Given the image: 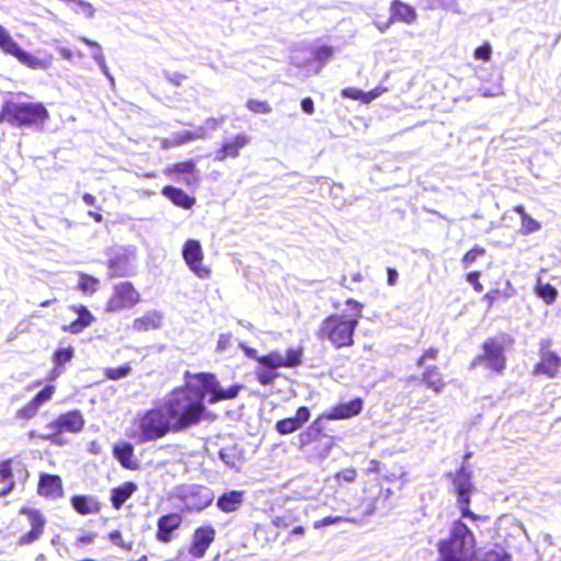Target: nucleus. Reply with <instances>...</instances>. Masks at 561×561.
<instances>
[{"mask_svg": "<svg viewBox=\"0 0 561 561\" xmlns=\"http://www.w3.org/2000/svg\"><path fill=\"white\" fill-rule=\"evenodd\" d=\"M205 389L186 385L174 389L163 402L174 432H180L197 424L205 412Z\"/></svg>", "mask_w": 561, "mask_h": 561, "instance_id": "f257e3e1", "label": "nucleus"}, {"mask_svg": "<svg viewBox=\"0 0 561 561\" xmlns=\"http://www.w3.org/2000/svg\"><path fill=\"white\" fill-rule=\"evenodd\" d=\"M476 537L461 519L451 523L449 537L439 542L442 561H469L476 553Z\"/></svg>", "mask_w": 561, "mask_h": 561, "instance_id": "f03ea898", "label": "nucleus"}, {"mask_svg": "<svg viewBox=\"0 0 561 561\" xmlns=\"http://www.w3.org/2000/svg\"><path fill=\"white\" fill-rule=\"evenodd\" d=\"M360 314H331L321 322L318 337L328 340L335 348L352 346Z\"/></svg>", "mask_w": 561, "mask_h": 561, "instance_id": "7ed1b4c3", "label": "nucleus"}, {"mask_svg": "<svg viewBox=\"0 0 561 561\" xmlns=\"http://www.w3.org/2000/svg\"><path fill=\"white\" fill-rule=\"evenodd\" d=\"M0 121L15 127H38L48 118L49 113L43 103L7 101L1 108Z\"/></svg>", "mask_w": 561, "mask_h": 561, "instance_id": "20e7f679", "label": "nucleus"}, {"mask_svg": "<svg viewBox=\"0 0 561 561\" xmlns=\"http://www.w3.org/2000/svg\"><path fill=\"white\" fill-rule=\"evenodd\" d=\"M174 432L173 424L163 405L145 411L138 417V440L153 442Z\"/></svg>", "mask_w": 561, "mask_h": 561, "instance_id": "39448f33", "label": "nucleus"}, {"mask_svg": "<svg viewBox=\"0 0 561 561\" xmlns=\"http://www.w3.org/2000/svg\"><path fill=\"white\" fill-rule=\"evenodd\" d=\"M471 478V472L462 466L453 479V486L457 494V505L460 510L461 517L477 522L482 520L483 517L473 513L469 507L471 494L474 489Z\"/></svg>", "mask_w": 561, "mask_h": 561, "instance_id": "423d86ee", "label": "nucleus"}, {"mask_svg": "<svg viewBox=\"0 0 561 561\" xmlns=\"http://www.w3.org/2000/svg\"><path fill=\"white\" fill-rule=\"evenodd\" d=\"M174 496L188 512L203 511L214 501V493L209 488L195 484L178 486Z\"/></svg>", "mask_w": 561, "mask_h": 561, "instance_id": "0eeeda50", "label": "nucleus"}, {"mask_svg": "<svg viewBox=\"0 0 561 561\" xmlns=\"http://www.w3.org/2000/svg\"><path fill=\"white\" fill-rule=\"evenodd\" d=\"M84 419L79 410H72L60 414L55 421L47 424L48 430H54L53 433L41 434V439L50 440L55 444H60L58 440L59 434L62 432L79 433L84 426Z\"/></svg>", "mask_w": 561, "mask_h": 561, "instance_id": "6e6552de", "label": "nucleus"}, {"mask_svg": "<svg viewBox=\"0 0 561 561\" xmlns=\"http://www.w3.org/2000/svg\"><path fill=\"white\" fill-rule=\"evenodd\" d=\"M482 350L483 353L472 360L471 367L484 366L495 373H501L505 368L506 362L503 343L491 337L484 341Z\"/></svg>", "mask_w": 561, "mask_h": 561, "instance_id": "1a4fd4ad", "label": "nucleus"}, {"mask_svg": "<svg viewBox=\"0 0 561 561\" xmlns=\"http://www.w3.org/2000/svg\"><path fill=\"white\" fill-rule=\"evenodd\" d=\"M140 301V294L130 282H121L113 287V294L107 300L106 311L118 312L130 309Z\"/></svg>", "mask_w": 561, "mask_h": 561, "instance_id": "9d476101", "label": "nucleus"}, {"mask_svg": "<svg viewBox=\"0 0 561 561\" xmlns=\"http://www.w3.org/2000/svg\"><path fill=\"white\" fill-rule=\"evenodd\" d=\"M182 256L190 271L201 279L210 277V268L203 264L204 252L198 240L188 239L182 249Z\"/></svg>", "mask_w": 561, "mask_h": 561, "instance_id": "9b49d317", "label": "nucleus"}, {"mask_svg": "<svg viewBox=\"0 0 561 561\" xmlns=\"http://www.w3.org/2000/svg\"><path fill=\"white\" fill-rule=\"evenodd\" d=\"M197 379L201 381V386L205 389V394L207 392L211 393L209 399L210 403H215L220 400H229L233 399L239 394L241 386L232 385L228 388H222L219 386L215 377L210 374H199Z\"/></svg>", "mask_w": 561, "mask_h": 561, "instance_id": "f8f14e48", "label": "nucleus"}, {"mask_svg": "<svg viewBox=\"0 0 561 561\" xmlns=\"http://www.w3.org/2000/svg\"><path fill=\"white\" fill-rule=\"evenodd\" d=\"M20 514L25 515L27 517L28 523L31 525V530L19 538V545H31L38 540L43 535L46 519L38 510L31 507H22Z\"/></svg>", "mask_w": 561, "mask_h": 561, "instance_id": "ddd939ff", "label": "nucleus"}, {"mask_svg": "<svg viewBox=\"0 0 561 561\" xmlns=\"http://www.w3.org/2000/svg\"><path fill=\"white\" fill-rule=\"evenodd\" d=\"M216 530L213 526H202L194 530L192 542L188 548V553L194 559H202L209 546L214 542Z\"/></svg>", "mask_w": 561, "mask_h": 561, "instance_id": "4468645a", "label": "nucleus"}, {"mask_svg": "<svg viewBox=\"0 0 561 561\" xmlns=\"http://www.w3.org/2000/svg\"><path fill=\"white\" fill-rule=\"evenodd\" d=\"M183 517L179 513H170L159 517L157 522L156 537L160 542H170L173 539V534L182 525Z\"/></svg>", "mask_w": 561, "mask_h": 561, "instance_id": "2eb2a0df", "label": "nucleus"}, {"mask_svg": "<svg viewBox=\"0 0 561 561\" xmlns=\"http://www.w3.org/2000/svg\"><path fill=\"white\" fill-rule=\"evenodd\" d=\"M363 410V400L355 398L346 403H340L332 407L323 413V417L328 420H345L356 416Z\"/></svg>", "mask_w": 561, "mask_h": 561, "instance_id": "dca6fc26", "label": "nucleus"}, {"mask_svg": "<svg viewBox=\"0 0 561 561\" xmlns=\"http://www.w3.org/2000/svg\"><path fill=\"white\" fill-rule=\"evenodd\" d=\"M310 419V411L307 407H300L293 417L283 419L276 422L275 430L280 435L291 434L304 426Z\"/></svg>", "mask_w": 561, "mask_h": 561, "instance_id": "f3484780", "label": "nucleus"}, {"mask_svg": "<svg viewBox=\"0 0 561 561\" xmlns=\"http://www.w3.org/2000/svg\"><path fill=\"white\" fill-rule=\"evenodd\" d=\"M54 392V386H45L25 407L18 411V416L22 419H32L37 413L39 407L50 400Z\"/></svg>", "mask_w": 561, "mask_h": 561, "instance_id": "a211bd4d", "label": "nucleus"}, {"mask_svg": "<svg viewBox=\"0 0 561 561\" xmlns=\"http://www.w3.org/2000/svg\"><path fill=\"white\" fill-rule=\"evenodd\" d=\"M71 309L78 314V318L68 325H64L62 330L66 332H70L72 334L81 333L95 320L94 316L85 306H72Z\"/></svg>", "mask_w": 561, "mask_h": 561, "instance_id": "6ab92c4d", "label": "nucleus"}, {"mask_svg": "<svg viewBox=\"0 0 561 561\" xmlns=\"http://www.w3.org/2000/svg\"><path fill=\"white\" fill-rule=\"evenodd\" d=\"M244 503V491L231 490L224 492L216 502V506L224 513L237 512Z\"/></svg>", "mask_w": 561, "mask_h": 561, "instance_id": "aec40b11", "label": "nucleus"}, {"mask_svg": "<svg viewBox=\"0 0 561 561\" xmlns=\"http://www.w3.org/2000/svg\"><path fill=\"white\" fill-rule=\"evenodd\" d=\"M38 493L51 499H58L62 495V483L58 476L44 473L39 478Z\"/></svg>", "mask_w": 561, "mask_h": 561, "instance_id": "412c9836", "label": "nucleus"}, {"mask_svg": "<svg viewBox=\"0 0 561 561\" xmlns=\"http://www.w3.org/2000/svg\"><path fill=\"white\" fill-rule=\"evenodd\" d=\"M560 367L561 357L553 352L546 351L541 354V359L536 365L535 373L554 378L558 375Z\"/></svg>", "mask_w": 561, "mask_h": 561, "instance_id": "4be33fe9", "label": "nucleus"}, {"mask_svg": "<svg viewBox=\"0 0 561 561\" xmlns=\"http://www.w3.org/2000/svg\"><path fill=\"white\" fill-rule=\"evenodd\" d=\"M391 20L411 24L416 20V11L410 4L400 0H393L390 7Z\"/></svg>", "mask_w": 561, "mask_h": 561, "instance_id": "5701e85b", "label": "nucleus"}, {"mask_svg": "<svg viewBox=\"0 0 561 561\" xmlns=\"http://www.w3.org/2000/svg\"><path fill=\"white\" fill-rule=\"evenodd\" d=\"M70 502L73 510L81 515L95 514L101 510L99 501L90 495H73Z\"/></svg>", "mask_w": 561, "mask_h": 561, "instance_id": "b1692460", "label": "nucleus"}, {"mask_svg": "<svg viewBox=\"0 0 561 561\" xmlns=\"http://www.w3.org/2000/svg\"><path fill=\"white\" fill-rule=\"evenodd\" d=\"M110 277H127L134 275L135 268L125 255H116L107 261Z\"/></svg>", "mask_w": 561, "mask_h": 561, "instance_id": "393cba45", "label": "nucleus"}, {"mask_svg": "<svg viewBox=\"0 0 561 561\" xmlns=\"http://www.w3.org/2000/svg\"><path fill=\"white\" fill-rule=\"evenodd\" d=\"M115 459L126 469H136L138 467L134 458V447L130 443H122L113 448Z\"/></svg>", "mask_w": 561, "mask_h": 561, "instance_id": "a878e982", "label": "nucleus"}, {"mask_svg": "<svg viewBox=\"0 0 561 561\" xmlns=\"http://www.w3.org/2000/svg\"><path fill=\"white\" fill-rule=\"evenodd\" d=\"M135 482L128 481L114 488L111 493V503L114 508L119 510L124 503L137 491Z\"/></svg>", "mask_w": 561, "mask_h": 561, "instance_id": "bb28decb", "label": "nucleus"}, {"mask_svg": "<svg viewBox=\"0 0 561 561\" xmlns=\"http://www.w3.org/2000/svg\"><path fill=\"white\" fill-rule=\"evenodd\" d=\"M162 316L158 311H150L142 317L136 318L133 322L135 331H149L161 327Z\"/></svg>", "mask_w": 561, "mask_h": 561, "instance_id": "cd10ccee", "label": "nucleus"}, {"mask_svg": "<svg viewBox=\"0 0 561 561\" xmlns=\"http://www.w3.org/2000/svg\"><path fill=\"white\" fill-rule=\"evenodd\" d=\"M162 194L172 201L174 205L184 209H190L195 202V199L188 196L183 190L176 188L174 186H165L162 190Z\"/></svg>", "mask_w": 561, "mask_h": 561, "instance_id": "c85d7f7f", "label": "nucleus"}, {"mask_svg": "<svg viewBox=\"0 0 561 561\" xmlns=\"http://www.w3.org/2000/svg\"><path fill=\"white\" fill-rule=\"evenodd\" d=\"M423 383L428 388L439 393L445 387L443 376L436 366H427L422 375Z\"/></svg>", "mask_w": 561, "mask_h": 561, "instance_id": "c756f323", "label": "nucleus"}, {"mask_svg": "<svg viewBox=\"0 0 561 561\" xmlns=\"http://www.w3.org/2000/svg\"><path fill=\"white\" fill-rule=\"evenodd\" d=\"M0 48L1 50L13 57H18L22 47L13 39L9 31L0 24Z\"/></svg>", "mask_w": 561, "mask_h": 561, "instance_id": "7c9ffc66", "label": "nucleus"}, {"mask_svg": "<svg viewBox=\"0 0 561 561\" xmlns=\"http://www.w3.org/2000/svg\"><path fill=\"white\" fill-rule=\"evenodd\" d=\"M250 142V137L245 134H238L232 139L222 142L225 150L230 158L239 157L240 149Z\"/></svg>", "mask_w": 561, "mask_h": 561, "instance_id": "2f4dec72", "label": "nucleus"}, {"mask_svg": "<svg viewBox=\"0 0 561 561\" xmlns=\"http://www.w3.org/2000/svg\"><path fill=\"white\" fill-rule=\"evenodd\" d=\"M16 59L24 66L31 69H41L46 70L49 68L50 62L47 60L39 59L38 57L32 55L31 53L24 50L22 48L21 53L18 55Z\"/></svg>", "mask_w": 561, "mask_h": 561, "instance_id": "473e14b6", "label": "nucleus"}, {"mask_svg": "<svg viewBox=\"0 0 561 561\" xmlns=\"http://www.w3.org/2000/svg\"><path fill=\"white\" fill-rule=\"evenodd\" d=\"M173 136L174 140H172V144H176V146H182L192 140L205 139L206 133L205 128H197L196 130H182L173 133Z\"/></svg>", "mask_w": 561, "mask_h": 561, "instance_id": "72a5a7b5", "label": "nucleus"}, {"mask_svg": "<svg viewBox=\"0 0 561 561\" xmlns=\"http://www.w3.org/2000/svg\"><path fill=\"white\" fill-rule=\"evenodd\" d=\"M536 295L541 298L547 305H551L556 301L558 291L550 284H542L540 282L535 286Z\"/></svg>", "mask_w": 561, "mask_h": 561, "instance_id": "f704fd0d", "label": "nucleus"}, {"mask_svg": "<svg viewBox=\"0 0 561 561\" xmlns=\"http://www.w3.org/2000/svg\"><path fill=\"white\" fill-rule=\"evenodd\" d=\"M259 363L264 367L273 369L286 367L283 354L278 351H274L264 356H261L259 358Z\"/></svg>", "mask_w": 561, "mask_h": 561, "instance_id": "c9c22d12", "label": "nucleus"}, {"mask_svg": "<svg viewBox=\"0 0 561 561\" xmlns=\"http://www.w3.org/2000/svg\"><path fill=\"white\" fill-rule=\"evenodd\" d=\"M219 458L225 462L229 468H236L238 465V453L234 446L224 447L219 450Z\"/></svg>", "mask_w": 561, "mask_h": 561, "instance_id": "e433bc0d", "label": "nucleus"}, {"mask_svg": "<svg viewBox=\"0 0 561 561\" xmlns=\"http://www.w3.org/2000/svg\"><path fill=\"white\" fill-rule=\"evenodd\" d=\"M79 288L84 294H93L99 288V279L88 274H80Z\"/></svg>", "mask_w": 561, "mask_h": 561, "instance_id": "4c0bfd02", "label": "nucleus"}, {"mask_svg": "<svg viewBox=\"0 0 561 561\" xmlns=\"http://www.w3.org/2000/svg\"><path fill=\"white\" fill-rule=\"evenodd\" d=\"M342 522L355 523V519L350 518V517H344V516H327L322 519L313 522V528L320 529V528L329 527L332 525H336Z\"/></svg>", "mask_w": 561, "mask_h": 561, "instance_id": "58836bf2", "label": "nucleus"}, {"mask_svg": "<svg viewBox=\"0 0 561 561\" xmlns=\"http://www.w3.org/2000/svg\"><path fill=\"white\" fill-rule=\"evenodd\" d=\"M73 357V348L72 347H64L55 351L53 356V362L56 366H62L66 363H69Z\"/></svg>", "mask_w": 561, "mask_h": 561, "instance_id": "ea45409f", "label": "nucleus"}, {"mask_svg": "<svg viewBox=\"0 0 561 561\" xmlns=\"http://www.w3.org/2000/svg\"><path fill=\"white\" fill-rule=\"evenodd\" d=\"M286 367L293 368L301 363L302 350L301 348H289L286 354L283 355Z\"/></svg>", "mask_w": 561, "mask_h": 561, "instance_id": "a19ab883", "label": "nucleus"}, {"mask_svg": "<svg viewBox=\"0 0 561 561\" xmlns=\"http://www.w3.org/2000/svg\"><path fill=\"white\" fill-rule=\"evenodd\" d=\"M273 368L267 367H261L256 369V377L261 385L263 386H270L274 382V380L277 377V374L274 371Z\"/></svg>", "mask_w": 561, "mask_h": 561, "instance_id": "79ce46f5", "label": "nucleus"}, {"mask_svg": "<svg viewBox=\"0 0 561 561\" xmlns=\"http://www.w3.org/2000/svg\"><path fill=\"white\" fill-rule=\"evenodd\" d=\"M130 371H131L130 365L125 364L119 367L107 368L105 370V375L108 379L118 380V379L127 377L130 374Z\"/></svg>", "mask_w": 561, "mask_h": 561, "instance_id": "37998d69", "label": "nucleus"}, {"mask_svg": "<svg viewBox=\"0 0 561 561\" xmlns=\"http://www.w3.org/2000/svg\"><path fill=\"white\" fill-rule=\"evenodd\" d=\"M195 161L187 160L183 162H178L168 168L169 173H193L195 171Z\"/></svg>", "mask_w": 561, "mask_h": 561, "instance_id": "c03bdc74", "label": "nucleus"}, {"mask_svg": "<svg viewBox=\"0 0 561 561\" xmlns=\"http://www.w3.org/2000/svg\"><path fill=\"white\" fill-rule=\"evenodd\" d=\"M540 229H541L540 222L537 221L536 219H534L533 217H530L529 215L524 216V219H522L520 231L524 234H530V233L539 231Z\"/></svg>", "mask_w": 561, "mask_h": 561, "instance_id": "a18cd8bd", "label": "nucleus"}, {"mask_svg": "<svg viewBox=\"0 0 561 561\" xmlns=\"http://www.w3.org/2000/svg\"><path fill=\"white\" fill-rule=\"evenodd\" d=\"M485 253V250L481 247H473L469 250L462 257L461 263L465 268H468L479 256H482Z\"/></svg>", "mask_w": 561, "mask_h": 561, "instance_id": "49530a36", "label": "nucleus"}, {"mask_svg": "<svg viewBox=\"0 0 561 561\" xmlns=\"http://www.w3.org/2000/svg\"><path fill=\"white\" fill-rule=\"evenodd\" d=\"M80 41L83 42L85 45L92 47V53H91V56L92 58L94 59V61L98 64V62H102L103 59H105L104 55H103V50H102V47L94 41H91L87 37H80Z\"/></svg>", "mask_w": 561, "mask_h": 561, "instance_id": "de8ad7c7", "label": "nucleus"}, {"mask_svg": "<svg viewBox=\"0 0 561 561\" xmlns=\"http://www.w3.org/2000/svg\"><path fill=\"white\" fill-rule=\"evenodd\" d=\"M247 107L254 113L267 114L272 112V107L265 101L249 100L247 103Z\"/></svg>", "mask_w": 561, "mask_h": 561, "instance_id": "09e8293b", "label": "nucleus"}, {"mask_svg": "<svg viewBox=\"0 0 561 561\" xmlns=\"http://www.w3.org/2000/svg\"><path fill=\"white\" fill-rule=\"evenodd\" d=\"M272 523L277 528H288L295 523V517L289 513L276 515L273 517Z\"/></svg>", "mask_w": 561, "mask_h": 561, "instance_id": "8fccbe9b", "label": "nucleus"}, {"mask_svg": "<svg viewBox=\"0 0 561 561\" xmlns=\"http://www.w3.org/2000/svg\"><path fill=\"white\" fill-rule=\"evenodd\" d=\"M421 407L417 404L413 405L411 408V411H410V417L412 420H417L420 423H423V422H435L436 421V415H435V411L431 412L428 415H417V412L420 411Z\"/></svg>", "mask_w": 561, "mask_h": 561, "instance_id": "3c124183", "label": "nucleus"}, {"mask_svg": "<svg viewBox=\"0 0 561 561\" xmlns=\"http://www.w3.org/2000/svg\"><path fill=\"white\" fill-rule=\"evenodd\" d=\"M482 561H511V557L504 550H491L485 553Z\"/></svg>", "mask_w": 561, "mask_h": 561, "instance_id": "603ef678", "label": "nucleus"}, {"mask_svg": "<svg viewBox=\"0 0 561 561\" xmlns=\"http://www.w3.org/2000/svg\"><path fill=\"white\" fill-rule=\"evenodd\" d=\"M163 77L174 87H180L184 80H186V76L181 72H171L168 70L162 71Z\"/></svg>", "mask_w": 561, "mask_h": 561, "instance_id": "864d4df0", "label": "nucleus"}, {"mask_svg": "<svg viewBox=\"0 0 561 561\" xmlns=\"http://www.w3.org/2000/svg\"><path fill=\"white\" fill-rule=\"evenodd\" d=\"M333 55V50L329 46H320L314 50V58L320 62L328 61Z\"/></svg>", "mask_w": 561, "mask_h": 561, "instance_id": "5fc2aeb1", "label": "nucleus"}, {"mask_svg": "<svg viewBox=\"0 0 561 561\" xmlns=\"http://www.w3.org/2000/svg\"><path fill=\"white\" fill-rule=\"evenodd\" d=\"M343 98L359 100L364 103L365 92L356 88H345L341 92Z\"/></svg>", "mask_w": 561, "mask_h": 561, "instance_id": "6e6d98bb", "label": "nucleus"}, {"mask_svg": "<svg viewBox=\"0 0 561 561\" xmlns=\"http://www.w3.org/2000/svg\"><path fill=\"white\" fill-rule=\"evenodd\" d=\"M492 48L490 44H484L476 48L474 50V58L488 61L491 58Z\"/></svg>", "mask_w": 561, "mask_h": 561, "instance_id": "4d7b16f0", "label": "nucleus"}, {"mask_svg": "<svg viewBox=\"0 0 561 561\" xmlns=\"http://www.w3.org/2000/svg\"><path fill=\"white\" fill-rule=\"evenodd\" d=\"M357 472L354 468H346L344 470L339 471L335 474L336 480H343L345 482H354L356 480Z\"/></svg>", "mask_w": 561, "mask_h": 561, "instance_id": "13d9d810", "label": "nucleus"}, {"mask_svg": "<svg viewBox=\"0 0 561 561\" xmlns=\"http://www.w3.org/2000/svg\"><path fill=\"white\" fill-rule=\"evenodd\" d=\"M11 460H4L0 462V482H5L12 479Z\"/></svg>", "mask_w": 561, "mask_h": 561, "instance_id": "bf43d9fd", "label": "nucleus"}, {"mask_svg": "<svg viewBox=\"0 0 561 561\" xmlns=\"http://www.w3.org/2000/svg\"><path fill=\"white\" fill-rule=\"evenodd\" d=\"M437 356H438V350L431 347L427 351H425L424 354L417 359L416 365L419 367H422V366H424V364L427 359L436 360Z\"/></svg>", "mask_w": 561, "mask_h": 561, "instance_id": "052dcab7", "label": "nucleus"}, {"mask_svg": "<svg viewBox=\"0 0 561 561\" xmlns=\"http://www.w3.org/2000/svg\"><path fill=\"white\" fill-rule=\"evenodd\" d=\"M232 335L230 333H221L217 343V351L225 352L230 347Z\"/></svg>", "mask_w": 561, "mask_h": 561, "instance_id": "680f3d73", "label": "nucleus"}, {"mask_svg": "<svg viewBox=\"0 0 561 561\" xmlns=\"http://www.w3.org/2000/svg\"><path fill=\"white\" fill-rule=\"evenodd\" d=\"M480 273L479 272H470L467 274V280L473 287L477 293H481L483 290V285L479 282Z\"/></svg>", "mask_w": 561, "mask_h": 561, "instance_id": "e2e57ef3", "label": "nucleus"}, {"mask_svg": "<svg viewBox=\"0 0 561 561\" xmlns=\"http://www.w3.org/2000/svg\"><path fill=\"white\" fill-rule=\"evenodd\" d=\"M224 122L222 118H208L205 121L203 126H199L198 128H205L206 138L209 136V131H214L218 128V126Z\"/></svg>", "mask_w": 561, "mask_h": 561, "instance_id": "0e129e2a", "label": "nucleus"}, {"mask_svg": "<svg viewBox=\"0 0 561 561\" xmlns=\"http://www.w3.org/2000/svg\"><path fill=\"white\" fill-rule=\"evenodd\" d=\"M108 538L113 545L126 548V545L122 537V533L119 530H113L112 533H110Z\"/></svg>", "mask_w": 561, "mask_h": 561, "instance_id": "69168bd1", "label": "nucleus"}, {"mask_svg": "<svg viewBox=\"0 0 561 561\" xmlns=\"http://www.w3.org/2000/svg\"><path fill=\"white\" fill-rule=\"evenodd\" d=\"M301 110L307 114H313L314 112V104L311 98H305L301 100Z\"/></svg>", "mask_w": 561, "mask_h": 561, "instance_id": "338daca9", "label": "nucleus"}, {"mask_svg": "<svg viewBox=\"0 0 561 561\" xmlns=\"http://www.w3.org/2000/svg\"><path fill=\"white\" fill-rule=\"evenodd\" d=\"M240 348L244 352L245 356L249 357V358H252V359H255L259 362V358L261 356L257 355V352L255 348H252L243 343H240L239 344Z\"/></svg>", "mask_w": 561, "mask_h": 561, "instance_id": "774afa93", "label": "nucleus"}]
</instances>
